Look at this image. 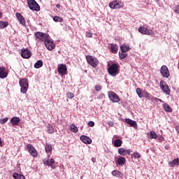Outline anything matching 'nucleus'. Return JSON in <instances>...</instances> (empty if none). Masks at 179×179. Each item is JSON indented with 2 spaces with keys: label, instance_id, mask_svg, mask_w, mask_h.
<instances>
[{
  "label": "nucleus",
  "instance_id": "nucleus-46",
  "mask_svg": "<svg viewBox=\"0 0 179 179\" xmlns=\"http://www.w3.org/2000/svg\"><path fill=\"white\" fill-rule=\"evenodd\" d=\"M93 36V34L91 32H86V37H88L89 38H92Z\"/></svg>",
  "mask_w": 179,
  "mask_h": 179
},
{
  "label": "nucleus",
  "instance_id": "nucleus-2",
  "mask_svg": "<svg viewBox=\"0 0 179 179\" xmlns=\"http://www.w3.org/2000/svg\"><path fill=\"white\" fill-rule=\"evenodd\" d=\"M21 87V93H26L29 90V81L27 78H21L19 81Z\"/></svg>",
  "mask_w": 179,
  "mask_h": 179
},
{
  "label": "nucleus",
  "instance_id": "nucleus-18",
  "mask_svg": "<svg viewBox=\"0 0 179 179\" xmlns=\"http://www.w3.org/2000/svg\"><path fill=\"white\" fill-rule=\"evenodd\" d=\"M8 76V73H6V69L4 66L0 67V78L5 79Z\"/></svg>",
  "mask_w": 179,
  "mask_h": 179
},
{
  "label": "nucleus",
  "instance_id": "nucleus-24",
  "mask_svg": "<svg viewBox=\"0 0 179 179\" xmlns=\"http://www.w3.org/2000/svg\"><path fill=\"white\" fill-rule=\"evenodd\" d=\"M10 122H11L12 125H17V124H19V122H20V118H19L17 117H13L10 120Z\"/></svg>",
  "mask_w": 179,
  "mask_h": 179
},
{
  "label": "nucleus",
  "instance_id": "nucleus-33",
  "mask_svg": "<svg viewBox=\"0 0 179 179\" xmlns=\"http://www.w3.org/2000/svg\"><path fill=\"white\" fill-rule=\"evenodd\" d=\"M120 50L122 52H128V51H129V47L125 45H122L120 46Z\"/></svg>",
  "mask_w": 179,
  "mask_h": 179
},
{
  "label": "nucleus",
  "instance_id": "nucleus-12",
  "mask_svg": "<svg viewBox=\"0 0 179 179\" xmlns=\"http://www.w3.org/2000/svg\"><path fill=\"white\" fill-rule=\"evenodd\" d=\"M45 45L46 48L49 51H52L55 48V45H54V43L50 40V37L46 39V41H44Z\"/></svg>",
  "mask_w": 179,
  "mask_h": 179
},
{
  "label": "nucleus",
  "instance_id": "nucleus-51",
  "mask_svg": "<svg viewBox=\"0 0 179 179\" xmlns=\"http://www.w3.org/2000/svg\"><path fill=\"white\" fill-rule=\"evenodd\" d=\"M2 145V139L0 138V146Z\"/></svg>",
  "mask_w": 179,
  "mask_h": 179
},
{
  "label": "nucleus",
  "instance_id": "nucleus-3",
  "mask_svg": "<svg viewBox=\"0 0 179 179\" xmlns=\"http://www.w3.org/2000/svg\"><path fill=\"white\" fill-rule=\"evenodd\" d=\"M27 3L31 10H35L36 12L40 10V5L36 0H27Z\"/></svg>",
  "mask_w": 179,
  "mask_h": 179
},
{
  "label": "nucleus",
  "instance_id": "nucleus-19",
  "mask_svg": "<svg viewBox=\"0 0 179 179\" xmlns=\"http://www.w3.org/2000/svg\"><path fill=\"white\" fill-rule=\"evenodd\" d=\"M45 150L47 155H48V156L50 157V156H51V153L52 152V146L51 145V144L46 143L45 145Z\"/></svg>",
  "mask_w": 179,
  "mask_h": 179
},
{
  "label": "nucleus",
  "instance_id": "nucleus-22",
  "mask_svg": "<svg viewBox=\"0 0 179 179\" xmlns=\"http://www.w3.org/2000/svg\"><path fill=\"white\" fill-rule=\"evenodd\" d=\"M43 162L45 166H48V167H52V166L55 163V160H54V159H50L48 160H43Z\"/></svg>",
  "mask_w": 179,
  "mask_h": 179
},
{
  "label": "nucleus",
  "instance_id": "nucleus-35",
  "mask_svg": "<svg viewBox=\"0 0 179 179\" xmlns=\"http://www.w3.org/2000/svg\"><path fill=\"white\" fill-rule=\"evenodd\" d=\"M143 92L144 91H142V90H141V88L136 89V93L140 99H142V97H143V96H144Z\"/></svg>",
  "mask_w": 179,
  "mask_h": 179
},
{
  "label": "nucleus",
  "instance_id": "nucleus-53",
  "mask_svg": "<svg viewBox=\"0 0 179 179\" xmlns=\"http://www.w3.org/2000/svg\"><path fill=\"white\" fill-rule=\"evenodd\" d=\"M114 138H115V139H117V138H118L119 137H118V136H114Z\"/></svg>",
  "mask_w": 179,
  "mask_h": 179
},
{
  "label": "nucleus",
  "instance_id": "nucleus-44",
  "mask_svg": "<svg viewBox=\"0 0 179 179\" xmlns=\"http://www.w3.org/2000/svg\"><path fill=\"white\" fill-rule=\"evenodd\" d=\"M8 117H5L3 119L0 120V123L1 124H6L8 122Z\"/></svg>",
  "mask_w": 179,
  "mask_h": 179
},
{
  "label": "nucleus",
  "instance_id": "nucleus-23",
  "mask_svg": "<svg viewBox=\"0 0 179 179\" xmlns=\"http://www.w3.org/2000/svg\"><path fill=\"white\" fill-rule=\"evenodd\" d=\"M169 167H176L179 166V158L174 159L173 161L169 162Z\"/></svg>",
  "mask_w": 179,
  "mask_h": 179
},
{
  "label": "nucleus",
  "instance_id": "nucleus-49",
  "mask_svg": "<svg viewBox=\"0 0 179 179\" xmlns=\"http://www.w3.org/2000/svg\"><path fill=\"white\" fill-rule=\"evenodd\" d=\"M128 155L129 156L131 155V150H126V155Z\"/></svg>",
  "mask_w": 179,
  "mask_h": 179
},
{
  "label": "nucleus",
  "instance_id": "nucleus-50",
  "mask_svg": "<svg viewBox=\"0 0 179 179\" xmlns=\"http://www.w3.org/2000/svg\"><path fill=\"white\" fill-rule=\"evenodd\" d=\"M56 8H57L58 9H59V8H61V5L57 4V5H56Z\"/></svg>",
  "mask_w": 179,
  "mask_h": 179
},
{
  "label": "nucleus",
  "instance_id": "nucleus-21",
  "mask_svg": "<svg viewBox=\"0 0 179 179\" xmlns=\"http://www.w3.org/2000/svg\"><path fill=\"white\" fill-rule=\"evenodd\" d=\"M110 50L113 54H117V52H118V46L117 44L110 43Z\"/></svg>",
  "mask_w": 179,
  "mask_h": 179
},
{
  "label": "nucleus",
  "instance_id": "nucleus-15",
  "mask_svg": "<svg viewBox=\"0 0 179 179\" xmlns=\"http://www.w3.org/2000/svg\"><path fill=\"white\" fill-rule=\"evenodd\" d=\"M21 57L27 59L31 57V52L27 49H22Z\"/></svg>",
  "mask_w": 179,
  "mask_h": 179
},
{
  "label": "nucleus",
  "instance_id": "nucleus-4",
  "mask_svg": "<svg viewBox=\"0 0 179 179\" xmlns=\"http://www.w3.org/2000/svg\"><path fill=\"white\" fill-rule=\"evenodd\" d=\"M87 62L92 66V68H96L97 65H99V59L97 58L94 57L92 55L86 56Z\"/></svg>",
  "mask_w": 179,
  "mask_h": 179
},
{
  "label": "nucleus",
  "instance_id": "nucleus-38",
  "mask_svg": "<svg viewBox=\"0 0 179 179\" xmlns=\"http://www.w3.org/2000/svg\"><path fill=\"white\" fill-rule=\"evenodd\" d=\"M66 96L67 99H69L70 100H71V99H73L75 97V95L73 94V93H72L71 92H68L66 94Z\"/></svg>",
  "mask_w": 179,
  "mask_h": 179
},
{
  "label": "nucleus",
  "instance_id": "nucleus-9",
  "mask_svg": "<svg viewBox=\"0 0 179 179\" xmlns=\"http://www.w3.org/2000/svg\"><path fill=\"white\" fill-rule=\"evenodd\" d=\"M109 6L111 9H120L124 6V3L118 1H113L109 3Z\"/></svg>",
  "mask_w": 179,
  "mask_h": 179
},
{
  "label": "nucleus",
  "instance_id": "nucleus-17",
  "mask_svg": "<svg viewBox=\"0 0 179 179\" xmlns=\"http://www.w3.org/2000/svg\"><path fill=\"white\" fill-rule=\"evenodd\" d=\"M125 122L130 125V127H133V128H138V124H136V122H135L134 120H132L129 118H127L125 119Z\"/></svg>",
  "mask_w": 179,
  "mask_h": 179
},
{
  "label": "nucleus",
  "instance_id": "nucleus-16",
  "mask_svg": "<svg viewBox=\"0 0 179 179\" xmlns=\"http://www.w3.org/2000/svg\"><path fill=\"white\" fill-rule=\"evenodd\" d=\"M80 141L85 143V145H90L92 143V140L88 136L83 135L80 136Z\"/></svg>",
  "mask_w": 179,
  "mask_h": 179
},
{
  "label": "nucleus",
  "instance_id": "nucleus-32",
  "mask_svg": "<svg viewBox=\"0 0 179 179\" xmlns=\"http://www.w3.org/2000/svg\"><path fill=\"white\" fill-rule=\"evenodd\" d=\"M143 97H145L146 99L148 100H152L153 96H152V94H149V92H146V91H143Z\"/></svg>",
  "mask_w": 179,
  "mask_h": 179
},
{
  "label": "nucleus",
  "instance_id": "nucleus-40",
  "mask_svg": "<svg viewBox=\"0 0 179 179\" xmlns=\"http://www.w3.org/2000/svg\"><path fill=\"white\" fill-rule=\"evenodd\" d=\"M47 131H48V134H54V132H55V129L52 126L48 127Z\"/></svg>",
  "mask_w": 179,
  "mask_h": 179
},
{
  "label": "nucleus",
  "instance_id": "nucleus-47",
  "mask_svg": "<svg viewBox=\"0 0 179 179\" xmlns=\"http://www.w3.org/2000/svg\"><path fill=\"white\" fill-rule=\"evenodd\" d=\"M87 125H88V127H93L94 126V122L90 121L88 122Z\"/></svg>",
  "mask_w": 179,
  "mask_h": 179
},
{
  "label": "nucleus",
  "instance_id": "nucleus-1",
  "mask_svg": "<svg viewBox=\"0 0 179 179\" xmlns=\"http://www.w3.org/2000/svg\"><path fill=\"white\" fill-rule=\"evenodd\" d=\"M120 64H113L110 66L108 67L107 71L109 75L110 76H113V78H115L116 76L120 73Z\"/></svg>",
  "mask_w": 179,
  "mask_h": 179
},
{
  "label": "nucleus",
  "instance_id": "nucleus-41",
  "mask_svg": "<svg viewBox=\"0 0 179 179\" xmlns=\"http://www.w3.org/2000/svg\"><path fill=\"white\" fill-rule=\"evenodd\" d=\"M151 101H155L156 103H159V101L160 103H163V101L159 98L152 96V98L151 99Z\"/></svg>",
  "mask_w": 179,
  "mask_h": 179
},
{
  "label": "nucleus",
  "instance_id": "nucleus-43",
  "mask_svg": "<svg viewBox=\"0 0 179 179\" xmlns=\"http://www.w3.org/2000/svg\"><path fill=\"white\" fill-rule=\"evenodd\" d=\"M101 89H102L101 85H95L96 92H100V90H101Z\"/></svg>",
  "mask_w": 179,
  "mask_h": 179
},
{
  "label": "nucleus",
  "instance_id": "nucleus-36",
  "mask_svg": "<svg viewBox=\"0 0 179 179\" xmlns=\"http://www.w3.org/2000/svg\"><path fill=\"white\" fill-rule=\"evenodd\" d=\"M126 150L125 148H120L118 149V153L121 155V156H126Z\"/></svg>",
  "mask_w": 179,
  "mask_h": 179
},
{
  "label": "nucleus",
  "instance_id": "nucleus-42",
  "mask_svg": "<svg viewBox=\"0 0 179 179\" xmlns=\"http://www.w3.org/2000/svg\"><path fill=\"white\" fill-rule=\"evenodd\" d=\"M133 156H134V159H141V154H139V152H134Z\"/></svg>",
  "mask_w": 179,
  "mask_h": 179
},
{
  "label": "nucleus",
  "instance_id": "nucleus-37",
  "mask_svg": "<svg viewBox=\"0 0 179 179\" xmlns=\"http://www.w3.org/2000/svg\"><path fill=\"white\" fill-rule=\"evenodd\" d=\"M54 22H64V18L63 17H59V16L56 15L53 17Z\"/></svg>",
  "mask_w": 179,
  "mask_h": 179
},
{
  "label": "nucleus",
  "instance_id": "nucleus-45",
  "mask_svg": "<svg viewBox=\"0 0 179 179\" xmlns=\"http://www.w3.org/2000/svg\"><path fill=\"white\" fill-rule=\"evenodd\" d=\"M174 12H175L176 13H179V5L176 6L174 7Z\"/></svg>",
  "mask_w": 179,
  "mask_h": 179
},
{
  "label": "nucleus",
  "instance_id": "nucleus-10",
  "mask_svg": "<svg viewBox=\"0 0 179 179\" xmlns=\"http://www.w3.org/2000/svg\"><path fill=\"white\" fill-rule=\"evenodd\" d=\"M160 73L163 76V78H169L170 76V71H169V68L166 65H163L161 67Z\"/></svg>",
  "mask_w": 179,
  "mask_h": 179
},
{
  "label": "nucleus",
  "instance_id": "nucleus-34",
  "mask_svg": "<svg viewBox=\"0 0 179 179\" xmlns=\"http://www.w3.org/2000/svg\"><path fill=\"white\" fill-rule=\"evenodd\" d=\"M157 134L155 131H152L150 132V139H157Z\"/></svg>",
  "mask_w": 179,
  "mask_h": 179
},
{
  "label": "nucleus",
  "instance_id": "nucleus-30",
  "mask_svg": "<svg viewBox=\"0 0 179 179\" xmlns=\"http://www.w3.org/2000/svg\"><path fill=\"white\" fill-rule=\"evenodd\" d=\"M70 129L71 132H73L74 134H76L79 131V129H78V127H76L73 124L70 125Z\"/></svg>",
  "mask_w": 179,
  "mask_h": 179
},
{
  "label": "nucleus",
  "instance_id": "nucleus-8",
  "mask_svg": "<svg viewBox=\"0 0 179 179\" xmlns=\"http://www.w3.org/2000/svg\"><path fill=\"white\" fill-rule=\"evenodd\" d=\"M139 33H141V34H145L147 36H153L155 34V31L152 29H148L147 27H140L138 28Z\"/></svg>",
  "mask_w": 179,
  "mask_h": 179
},
{
  "label": "nucleus",
  "instance_id": "nucleus-5",
  "mask_svg": "<svg viewBox=\"0 0 179 179\" xmlns=\"http://www.w3.org/2000/svg\"><path fill=\"white\" fill-rule=\"evenodd\" d=\"M34 36L37 40L45 42L47 41L48 38L50 37V35L45 33L37 31L34 34Z\"/></svg>",
  "mask_w": 179,
  "mask_h": 179
},
{
  "label": "nucleus",
  "instance_id": "nucleus-39",
  "mask_svg": "<svg viewBox=\"0 0 179 179\" xmlns=\"http://www.w3.org/2000/svg\"><path fill=\"white\" fill-rule=\"evenodd\" d=\"M119 57L120 59H125V58L128 57V54L122 52L121 53H119Z\"/></svg>",
  "mask_w": 179,
  "mask_h": 179
},
{
  "label": "nucleus",
  "instance_id": "nucleus-14",
  "mask_svg": "<svg viewBox=\"0 0 179 179\" xmlns=\"http://www.w3.org/2000/svg\"><path fill=\"white\" fill-rule=\"evenodd\" d=\"M15 15L20 24L24 26V27H26V20L24 19V17L20 13H16Z\"/></svg>",
  "mask_w": 179,
  "mask_h": 179
},
{
  "label": "nucleus",
  "instance_id": "nucleus-28",
  "mask_svg": "<svg viewBox=\"0 0 179 179\" xmlns=\"http://www.w3.org/2000/svg\"><path fill=\"white\" fill-rule=\"evenodd\" d=\"M13 177L15 179H25L24 176H23L22 174H19L17 173H14L13 174Z\"/></svg>",
  "mask_w": 179,
  "mask_h": 179
},
{
  "label": "nucleus",
  "instance_id": "nucleus-13",
  "mask_svg": "<svg viewBox=\"0 0 179 179\" xmlns=\"http://www.w3.org/2000/svg\"><path fill=\"white\" fill-rule=\"evenodd\" d=\"M58 72L61 76H64V75H66V72H68L66 65L60 64V66L58 67Z\"/></svg>",
  "mask_w": 179,
  "mask_h": 179
},
{
  "label": "nucleus",
  "instance_id": "nucleus-27",
  "mask_svg": "<svg viewBox=\"0 0 179 179\" xmlns=\"http://www.w3.org/2000/svg\"><path fill=\"white\" fill-rule=\"evenodd\" d=\"M115 148H120L122 145V140L117 138L115 141L113 143Z\"/></svg>",
  "mask_w": 179,
  "mask_h": 179
},
{
  "label": "nucleus",
  "instance_id": "nucleus-6",
  "mask_svg": "<svg viewBox=\"0 0 179 179\" xmlns=\"http://www.w3.org/2000/svg\"><path fill=\"white\" fill-rule=\"evenodd\" d=\"M159 86L165 94L170 96V87H169V85L166 81L162 80L159 83Z\"/></svg>",
  "mask_w": 179,
  "mask_h": 179
},
{
  "label": "nucleus",
  "instance_id": "nucleus-29",
  "mask_svg": "<svg viewBox=\"0 0 179 179\" xmlns=\"http://www.w3.org/2000/svg\"><path fill=\"white\" fill-rule=\"evenodd\" d=\"M8 26H9V22L0 21V29H5V27H8Z\"/></svg>",
  "mask_w": 179,
  "mask_h": 179
},
{
  "label": "nucleus",
  "instance_id": "nucleus-7",
  "mask_svg": "<svg viewBox=\"0 0 179 179\" xmlns=\"http://www.w3.org/2000/svg\"><path fill=\"white\" fill-rule=\"evenodd\" d=\"M108 95L110 101H113V103H119L120 96H118V94H117L115 92L113 91H109L108 92Z\"/></svg>",
  "mask_w": 179,
  "mask_h": 179
},
{
  "label": "nucleus",
  "instance_id": "nucleus-48",
  "mask_svg": "<svg viewBox=\"0 0 179 179\" xmlns=\"http://www.w3.org/2000/svg\"><path fill=\"white\" fill-rule=\"evenodd\" d=\"M108 125L113 127H114V122L113 121H110L108 122Z\"/></svg>",
  "mask_w": 179,
  "mask_h": 179
},
{
  "label": "nucleus",
  "instance_id": "nucleus-20",
  "mask_svg": "<svg viewBox=\"0 0 179 179\" xmlns=\"http://www.w3.org/2000/svg\"><path fill=\"white\" fill-rule=\"evenodd\" d=\"M111 174L113 177H117V178H122V177H124V174L121 171L117 170L113 171Z\"/></svg>",
  "mask_w": 179,
  "mask_h": 179
},
{
  "label": "nucleus",
  "instance_id": "nucleus-11",
  "mask_svg": "<svg viewBox=\"0 0 179 179\" xmlns=\"http://www.w3.org/2000/svg\"><path fill=\"white\" fill-rule=\"evenodd\" d=\"M27 149L29 153H30L31 156H32L33 157H37L38 156L37 150H36V148H34V147L31 144H27Z\"/></svg>",
  "mask_w": 179,
  "mask_h": 179
},
{
  "label": "nucleus",
  "instance_id": "nucleus-54",
  "mask_svg": "<svg viewBox=\"0 0 179 179\" xmlns=\"http://www.w3.org/2000/svg\"><path fill=\"white\" fill-rule=\"evenodd\" d=\"M157 2H159V0H157Z\"/></svg>",
  "mask_w": 179,
  "mask_h": 179
},
{
  "label": "nucleus",
  "instance_id": "nucleus-25",
  "mask_svg": "<svg viewBox=\"0 0 179 179\" xmlns=\"http://www.w3.org/2000/svg\"><path fill=\"white\" fill-rule=\"evenodd\" d=\"M116 163L119 164V166H124V164H125V158L124 157H119Z\"/></svg>",
  "mask_w": 179,
  "mask_h": 179
},
{
  "label": "nucleus",
  "instance_id": "nucleus-26",
  "mask_svg": "<svg viewBox=\"0 0 179 179\" xmlns=\"http://www.w3.org/2000/svg\"><path fill=\"white\" fill-rule=\"evenodd\" d=\"M164 109L166 113H173V108H171L169 103H164L163 105Z\"/></svg>",
  "mask_w": 179,
  "mask_h": 179
},
{
  "label": "nucleus",
  "instance_id": "nucleus-52",
  "mask_svg": "<svg viewBox=\"0 0 179 179\" xmlns=\"http://www.w3.org/2000/svg\"><path fill=\"white\" fill-rule=\"evenodd\" d=\"M0 19H2V13L0 12Z\"/></svg>",
  "mask_w": 179,
  "mask_h": 179
},
{
  "label": "nucleus",
  "instance_id": "nucleus-31",
  "mask_svg": "<svg viewBox=\"0 0 179 179\" xmlns=\"http://www.w3.org/2000/svg\"><path fill=\"white\" fill-rule=\"evenodd\" d=\"M41 66H43V61L41 60H38L34 64V68H36V69H38L41 68Z\"/></svg>",
  "mask_w": 179,
  "mask_h": 179
}]
</instances>
